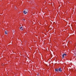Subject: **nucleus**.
<instances>
[{
	"instance_id": "nucleus-1",
	"label": "nucleus",
	"mask_w": 76,
	"mask_h": 76,
	"mask_svg": "<svg viewBox=\"0 0 76 76\" xmlns=\"http://www.w3.org/2000/svg\"><path fill=\"white\" fill-rule=\"evenodd\" d=\"M64 56H66V54H64L63 55H62V58H64Z\"/></svg>"
},
{
	"instance_id": "nucleus-2",
	"label": "nucleus",
	"mask_w": 76,
	"mask_h": 76,
	"mask_svg": "<svg viewBox=\"0 0 76 76\" xmlns=\"http://www.w3.org/2000/svg\"><path fill=\"white\" fill-rule=\"evenodd\" d=\"M58 71H59V72H62V70H61V68H59L58 69Z\"/></svg>"
},
{
	"instance_id": "nucleus-3",
	"label": "nucleus",
	"mask_w": 76,
	"mask_h": 76,
	"mask_svg": "<svg viewBox=\"0 0 76 76\" xmlns=\"http://www.w3.org/2000/svg\"><path fill=\"white\" fill-rule=\"evenodd\" d=\"M23 13L24 14H26L27 13H28V12L26 11V10H24L23 11Z\"/></svg>"
},
{
	"instance_id": "nucleus-4",
	"label": "nucleus",
	"mask_w": 76,
	"mask_h": 76,
	"mask_svg": "<svg viewBox=\"0 0 76 76\" xmlns=\"http://www.w3.org/2000/svg\"><path fill=\"white\" fill-rule=\"evenodd\" d=\"M55 72H56L57 73V72H58V69H55Z\"/></svg>"
},
{
	"instance_id": "nucleus-5",
	"label": "nucleus",
	"mask_w": 76,
	"mask_h": 76,
	"mask_svg": "<svg viewBox=\"0 0 76 76\" xmlns=\"http://www.w3.org/2000/svg\"><path fill=\"white\" fill-rule=\"evenodd\" d=\"M34 1H30L29 3H34Z\"/></svg>"
},
{
	"instance_id": "nucleus-6",
	"label": "nucleus",
	"mask_w": 76,
	"mask_h": 76,
	"mask_svg": "<svg viewBox=\"0 0 76 76\" xmlns=\"http://www.w3.org/2000/svg\"><path fill=\"white\" fill-rule=\"evenodd\" d=\"M20 30H21V31H22L23 30V29L22 28V26L20 27Z\"/></svg>"
},
{
	"instance_id": "nucleus-7",
	"label": "nucleus",
	"mask_w": 76,
	"mask_h": 76,
	"mask_svg": "<svg viewBox=\"0 0 76 76\" xmlns=\"http://www.w3.org/2000/svg\"><path fill=\"white\" fill-rule=\"evenodd\" d=\"M5 34H7V32L6 31H5Z\"/></svg>"
},
{
	"instance_id": "nucleus-8",
	"label": "nucleus",
	"mask_w": 76,
	"mask_h": 76,
	"mask_svg": "<svg viewBox=\"0 0 76 76\" xmlns=\"http://www.w3.org/2000/svg\"><path fill=\"white\" fill-rule=\"evenodd\" d=\"M23 20H25V19H23Z\"/></svg>"
},
{
	"instance_id": "nucleus-9",
	"label": "nucleus",
	"mask_w": 76,
	"mask_h": 76,
	"mask_svg": "<svg viewBox=\"0 0 76 76\" xmlns=\"http://www.w3.org/2000/svg\"><path fill=\"white\" fill-rule=\"evenodd\" d=\"M37 75H38V74H37Z\"/></svg>"
},
{
	"instance_id": "nucleus-10",
	"label": "nucleus",
	"mask_w": 76,
	"mask_h": 76,
	"mask_svg": "<svg viewBox=\"0 0 76 76\" xmlns=\"http://www.w3.org/2000/svg\"><path fill=\"white\" fill-rule=\"evenodd\" d=\"M16 9H17V8H16Z\"/></svg>"
},
{
	"instance_id": "nucleus-11",
	"label": "nucleus",
	"mask_w": 76,
	"mask_h": 76,
	"mask_svg": "<svg viewBox=\"0 0 76 76\" xmlns=\"http://www.w3.org/2000/svg\"><path fill=\"white\" fill-rule=\"evenodd\" d=\"M21 29H22V28Z\"/></svg>"
}]
</instances>
